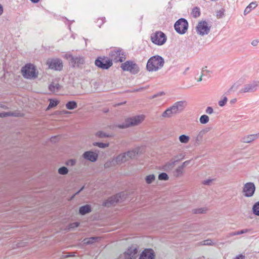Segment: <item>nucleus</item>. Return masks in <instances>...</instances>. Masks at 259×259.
<instances>
[{"label":"nucleus","mask_w":259,"mask_h":259,"mask_svg":"<svg viewBox=\"0 0 259 259\" xmlns=\"http://www.w3.org/2000/svg\"><path fill=\"white\" fill-rule=\"evenodd\" d=\"M164 64V60L161 56L155 55L148 59L146 69L149 72L157 71L163 67Z\"/></svg>","instance_id":"obj_1"},{"label":"nucleus","mask_w":259,"mask_h":259,"mask_svg":"<svg viewBox=\"0 0 259 259\" xmlns=\"http://www.w3.org/2000/svg\"><path fill=\"white\" fill-rule=\"evenodd\" d=\"M126 198V195L124 192H120L108 197L104 202L103 205L110 207L115 205L117 203L124 201Z\"/></svg>","instance_id":"obj_2"},{"label":"nucleus","mask_w":259,"mask_h":259,"mask_svg":"<svg viewBox=\"0 0 259 259\" xmlns=\"http://www.w3.org/2000/svg\"><path fill=\"white\" fill-rule=\"evenodd\" d=\"M21 73L23 76L26 79L35 78L38 75L35 66L31 63L25 64L21 69Z\"/></svg>","instance_id":"obj_3"},{"label":"nucleus","mask_w":259,"mask_h":259,"mask_svg":"<svg viewBox=\"0 0 259 259\" xmlns=\"http://www.w3.org/2000/svg\"><path fill=\"white\" fill-rule=\"evenodd\" d=\"M144 116L143 115H137L131 118H128L125 119L124 122L115 125L119 128H125L130 126L139 124L144 120Z\"/></svg>","instance_id":"obj_4"},{"label":"nucleus","mask_w":259,"mask_h":259,"mask_svg":"<svg viewBox=\"0 0 259 259\" xmlns=\"http://www.w3.org/2000/svg\"><path fill=\"white\" fill-rule=\"evenodd\" d=\"M110 60H112L115 62H122L126 58V55L125 52L122 49L115 48L111 50L109 54Z\"/></svg>","instance_id":"obj_5"},{"label":"nucleus","mask_w":259,"mask_h":259,"mask_svg":"<svg viewBox=\"0 0 259 259\" xmlns=\"http://www.w3.org/2000/svg\"><path fill=\"white\" fill-rule=\"evenodd\" d=\"M189 24L185 18H180L174 24V28L176 31L180 34H185L188 28Z\"/></svg>","instance_id":"obj_6"},{"label":"nucleus","mask_w":259,"mask_h":259,"mask_svg":"<svg viewBox=\"0 0 259 259\" xmlns=\"http://www.w3.org/2000/svg\"><path fill=\"white\" fill-rule=\"evenodd\" d=\"M121 68L123 71H129L132 74H136L140 71L138 65L133 61L128 60L121 64Z\"/></svg>","instance_id":"obj_7"},{"label":"nucleus","mask_w":259,"mask_h":259,"mask_svg":"<svg viewBox=\"0 0 259 259\" xmlns=\"http://www.w3.org/2000/svg\"><path fill=\"white\" fill-rule=\"evenodd\" d=\"M167 37L164 33L160 31H157L151 35V40L155 45L158 46L163 45L165 43Z\"/></svg>","instance_id":"obj_8"},{"label":"nucleus","mask_w":259,"mask_h":259,"mask_svg":"<svg viewBox=\"0 0 259 259\" xmlns=\"http://www.w3.org/2000/svg\"><path fill=\"white\" fill-rule=\"evenodd\" d=\"M95 64L99 68L108 69L113 65L112 60L107 57H98L95 61Z\"/></svg>","instance_id":"obj_9"},{"label":"nucleus","mask_w":259,"mask_h":259,"mask_svg":"<svg viewBox=\"0 0 259 259\" xmlns=\"http://www.w3.org/2000/svg\"><path fill=\"white\" fill-rule=\"evenodd\" d=\"M46 64L49 68L56 71L62 70L63 67L62 60L58 58L49 59Z\"/></svg>","instance_id":"obj_10"},{"label":"nucleus","mask_w":259,"mask_h":259,"mask_svg":"<svg viewBox=\"0 0 259 259\" xmlns=\"http://www.w3.org/2000/svg\"><path fill=\"white\" fill-rule=\"evenodd\" d=\"M210 28L211 26H208L207 22L204 20L199 22L196 29L198 34L203 36L209 33Z\"/></svg>","instance_id":"obj_11"},{"label":"nucleus","mask_w":259,"mask_h":259,"mask_svg":"<svg viewBox=\"0 0 259 259\" xmlns=\"http://www.w3.org/2000/svg\"><path fill=\"white\" fill-rule=\"evenodd\" d=\"M255 186L252 182H247L245 183L243 188L242 193L246 197H252L255 192Z\"/></svg>","instance_id":"obj_12"},{"label":"nucleus","mask_w":259,"mask_h":259,"mask_svg":"<svg viewBox=\"0 0 259 259\" xmlns=\"http://www.w3.org/2000/svg\"><path fill=\"white\" fill-rule=\"evenodd\" d=\"M68 58L70 59V63L73 67L81 68L85 62L83 57L73 56L72 55H69Z\"/></svg>","instance_id":"obj_13"},{"label":"nucleus","mask_w":259,"mask_h":259,"mask_svg":"<svg viewBox=\"0 0 259 259\" xmlns=\"http://www.w3.org/2000/svg\"><path fill=\"white\" fill-rule=\"evenodd\" d=\"M258 85V82L255 80L252 81L251 82L246 84L239 91V93L254 92L257 90Z\"/></svg>","instance_id":"obj_14"},{"label":"nucleus","mask_w":259,"mask_h":259,"mask_svg":"<svg viewBox=\"0 0 259 259\" xmlns=\"http://www.w3.org/2000/svg\"><path fill=\"white\" fill-rule=\"evenodd\" d=\"M156 254L152 248H145L141 252L139 259H155Z\"/></svg>","instance_id":"obj_15"},{"label":"nucleus","mask_w":259,"mask_h":259,"mask_svg":"<svg viewBox=\"0 0 259 259\" xmlns=\"http://www.w3.org/2000/svg\"><path fill=\"white\" fill-rule=\"evenodd\" d=\"M98 154L93 151H85L82 154V157L84 159L93 162L98 160Z\"/></svg>","instance_id":"obj_16"},{"label":"nucleus","mask_w":259,"mask_h":259,"mask_svg":"<svg viewBox=\"0 0 259 259\" xmlns=\"http://www.w3.org/2000/svg\"><path fill=\"white\" fill-rule=\"evenodd\" d=\"M186 105V101H180L176 102L172 106H170L174 114L181 112Z\"/></svg>","instance_id":"obj_17"},{"label":"nucleus","mask_w":259,"mask_h":259,"mask_svg":"<svg viewBox=\"0 0 259 259\" xmlns=\"http://www.w3.org/2000/svg\"><path fill=\"white\" fill-rule=\"evenodd\" d=\"M191 161V160H186L179 166L174 172V175L176 178L180 177L183 174V169L188 165Z\"/></svg>","instance_id":"obj_18"},{"label":"nucleus","mask_w":259,"mask_h":259,"mask_svg":"<svg viewBox=\"0 0 259 259\" xmlns=\"http://www.w3.org/2000/svg\"><path fill=\"white\" fill-rule=\"evenodd\" d=\"M138 253V249L137 248H133L129 247L127 250L124 252V256L125 259H135L136 255Z\"/></svg>","instance_id":"obj_19"},{"label":"nucleus","mask_w":259,"mask_h":259,"mask_svg":"<svg viewBox=\"0 0 259 259\" xmlns=\"http://www.w3.org/2000/svg\"><path fill=\"white\" fill-rule=\"evenodd\" d=\"M92 211V207L90 204H85L79 207L78 213L79 214L84 215Z\"/></svg>","instance_id":"obj_20"},{"label":"nucleus","mask_w":259,"mask_h":259,"mask_svg":"<svg viewBox=\"0 0 259 259\" xmlns=\"http://www.w3.org/2000/svg\"><path fill=\"white\" fill-rule=\"evenodd\" d=\"M100 239L101 238L99 237L94 236L84 239L83 242L84 244L91 245L98 242Z\"/></svg>","instance_id":"obj_21"},{"label":"nucleus","mask_w":259,"mask_h":259,"mask_svg":"<svg viewBox=\"0 0 259 259\" xmlns=\"http://www.w3.org/2000/svg\"><path fill=\"white\" fill-rule=\"evenodd\" d=\"M209 131V128H204L200 131L196 137L195 143L199 144L202 141L203 136Z\"/></svg>","instance_id":"obj_22"},{"label":"nucleus","mask_w":259,"mask_h":259,"mask_svg":"<svg viewBox=\"0 0 259 259\" xmlns=\"http://www.w3.org/2000/svg\"><path fill=\"white\" fill-rule=\"evenodd\" d=\"M61 88L62 86L58 83H55L54 82H52L49 86V90L53 93H58Z\"/></svg>","instance_id":"obj_23"},{"label":"nucleus","mask_w":259,"mask_h":259,"mask_svg":"<svg viewBox=\"0 0 259 259\" xmlns=\"http://www.w3.org/2000/svg\"><path fill=\"white\" fill-rule=\"evenodd\" d=\"M177 163L174 161L173 159H171L169 161L165 163V164L163 166V169L165 171H168L174 167L175 164Z\"/></svg>","instance_id":"obj_24"},{"label":"nucleus","mask_w":259,"mask_h":259,"mask_svg":"<svg viewBox=\"0 0 259 259\" xmlns=\"http://www.w3.org/2000/svg\"><path fill=\"white\" fill-rule=\"evenodd\" d=\"M96 137L98 138L102 139L105 138H112L113 137L114 135L112 134L106 133L103 131H98L96 134Z\"/></svg>","instance_id":"obj_25"},{"label":"nucleus","mask_w":259,"mask_h":259,"mask_svg":"<svg viewBox=\"0 0 259 259\" xmlns=\"http://www.w3.org/2000/svg\"><path fill=\"white\" fill-rule=\"evenodd\" d=\"M257 134L249 135L244 137L242 141L244 143H249L257 138Z\"/></svg>","instance_id":"obj_26"},{"label":"nucleus","mask_w":259,"mask_h":259,"mask_svg":"<svg viewBox=\"0 0 259 259\" xmlns=\"http://www.w3.org/2000/svg\"><path fill=\"white\" fill-rule=\"evenodd\" d=\"M128 159L126 158L124 153H121L117 155L115 158V161L117 164H120L122 162L126 161Z\"/></svg>","instance_id":"obj_27"},{"label":"nucleus","mask_w":259,"mask_h":259,"mask_svg":"<svg viewBox=\"0 0 259 259\" xmlns=\"http://www.w3.org/2000/svg\"><path fill=\"white\" fill-rule=\"evenodd\" d=\"M9 116H13V117H19V113L15 112H3L2 113H0V117L1 118H4V117H7Z\"/></svg>","instance_id":"obj_28"},{"label":"nucleus","mask_w":259,"mask_h":259,"mask_svg":"<svg viewBox=\"0 0 259 259\" xmlns=\"http://www.w3.org/2000/svg\"><path fill=\"white\" fill-rule=\"evenodd\" d=\"M257 6V5L255 2H251L244 10V14L245 15L248 14L251 11L252 9H253L255 8H256Z\"/></svg>","instance_id":"obj_29"},{"label":"nucleus","mask_w":259,"mask_h":259,"mask_svg":"<svg viewBox=\"0 0 259 259\" xmlns=\"http://www.w3.org/2000/svg\"><path fill=\"white\" fill-rule=\"evenodd\" d=\"M77 107V103L75 101H69L66 104V107L68 110H73Z\"/></svg>","instance_id":"obj_30"},{"label":"nucleus","mask_w":259,"mask_h":259,"mask_svg":"<svg viewBox=\"0 0 259 259\" xmlns=\"http://www.w3.org/2000/svg\"><path fill=\"white\" fill-rule=\"evenodd\" d=\"M49 102L50 103L48 106L47 108V110H48L52 108L56 107L59 103V101L58 100L54 99H50Z\"/></svg>","instance_id":"obj_31"},{"label":"nucleus","mask_w":259,"mask_h":259,"mask_svg":"<svg viewBox=\"0 0 259 259\" xmlns=\"http://www.w3.org/2000/svg\"><path fill=\"white\" fill-rule=\"evenodd\" d=\"M185 157V153H179V154L174 155V157L172 158V159H173L174 160V161L176 162V163H177L179 162L182 160L183 159H184Z\"/></svg>","instance_id":"obj_32"},{"label":"nucleus","mask_w":259,"mask_h":259,"mask_svg":"<svg viewBox=\"0 0 259 259\" xmlns=\"http://www.w3.org/2000/svg\"><path fill=\"white\" fill-rule=\"evenodd\" d=\"M94 146H97L100 148L104 149L108 147L109 146V143H103L100 142H95L93 143Z\"/></svg>","instance_id":"obj_33"},{"label":"nucleus","mask_w":259,"mask_h":259,"mask_svg":"<svg viewBox=\"0 0 259 259\" xmlns=\"http://www.w3.org/2000/svg\"><path fill=\"white\" fill-rule=\"evenodd\" d=\"M191 15L194 18H197L200 15V10L198 7H195L192 11Z\"/></svg>","instance_id":"obj_34"},{"label":"nucleus","mask_w":259,"mask_h":259,"mask_svg":"<svg viewBox=\"0 0 259 259\" xmlns=\"http://www.w3.org/2000/svg\"><path fill=\"white\" fill-rule=\"evenodd\" d=\"M174 114L173 111L171 109V107L168 108L165 111H164L162 114L163 117H170L172 114Z\"/></svg>","instance_id":"obj_35"},{"label":"nucleus","mask_w":259,"mask_h":259,"mask_svg":"<svg viewBox=\"0 0 259 259\" xmlns=\"http://www.w3.org/2000/svg\"><path fill=\"white\" fill-rule=\"evenodd\" d=\"M207 209L206 207H201L198 208L193 209L192 212L194 214H202L206 212Z\"/></svg>","instance_id":"obj_36"},{"label":"nucleus","mask_w":259,"mask_h":259,"mask_svg":"<svg viewBox=\"0 0 259 259\" xmlns=\"http://www.w3.org/2000/svg\"><path fill=\"white\" fill-rule=\"evenodd\" d=\"M252 212L257 216H259V201L255 202L252 206Z\"/></svg>","instance_id":"obj_37"},{"label":"nucleus","mask_w":259,"mask_h":259,"mask_svg":"<svg viewBox=\"0 0 259 259\" xmlns=\"http://www.w3.org/2000/svg\"><path fill=\"white\" fill-rule=\"evenodd\" d=\"M179 139L182 143L186 144L189 141L190 137L185 135H182L180 136Z\"/></svg>","instance_id":"obj_38"},{"label":"nucleus","mask_w":259,"mask_h":259,"mask_svg":"<svg viewBox=\"0 0 259 259\" xmlns=\"http://www.w3.org/2000/svg\"><path fill=\"white\" fill-rule=\"evenodd\" d=\"M155 179V176L153 174L149 175L145 177V181L148 184H151Z\"/></svg>","instance_id":"obj_39"},{"label":"nucleus","mask_w":259,"mask_h":259,"mask_svg":"<svg viewBox=\"0 0 259 259\" xmlns=\"http://www.w3.org/2000/svg\"><path fill=\"white\" fill-rule=\"evenodd\" d=\"M249 231H250L249 229H243V230H239L238 231H235V232H232L230 234V235L231 236L238 235H241V234L248 233Z\"/></svg>","instance_id":"obj_40"},{"label":"nucleus","mask_w":259,"mask_h":259,"mask_svg":"<svg viewBox=\"0 0 259 259\" xmlns=\"http://www.w3.org/2000/svg\"><path fill=\"white\" fill-rule=\"evenodd\" d=\"M209 117L207 115L203 114L200 116L199 121L201 124H204L209 121Z\"/></svg>","instance_id":"obj_41"},{"label":"nucleus","mask_w":259,"mask_h":259,"mask_svg":"<svg viewBox=\"0 0 259 259\" xmlns=\"http://www.w3.org/2000/svg\"><path fill=\"white\" fill-rule=\"evenodd\" d=\"M158 178L160 181H167L169 177L166 173L162 172L158 175Z\"/></svg>","instance_id":"obj_42"},{"label":"nucleus","mask_w":259,"mask_h":259,"mask_svg":"<svg viewBox=\"0 0 259 259\" xmlns=\"http://www.w3.org/2000/svg\"><path fill=\"white\" fill-rule=\"evenodd\" d=\"M68 169L65 166H62L58 170V173L61 175H67L68 173Z\"/></svg>","instance_id":"obj_43"},{"label":"nucleus","mask_w":259,"mask_h":259,"mask_svg":"<svg viewBox=\"0 0 259 259\" xmlns=\"http://www.w3.org/2000/svg\"><path fill=\"white\" fill-rule=\"evenodd\" d=\"M106 22L105 17L98 18L96 22L97 25L100 28L101 26Z\"/></svg>","instance_id":"obj_44"},{"label":"nucleus","mask_w":259,"mask_h":259,"mask_svg":"<svg viewBox=\"0 0 259 259\" xmlns=\"http://www.w3.org/2000/svg\"><path fill=\"white\" fill-rule=\"evenodd\" d=\"M124 153L125 154L126 157H128L129 158L131 159L134 157L136 155V152L134 151H127V152H125Z\"/></svg>","instance_id":"obj_45"},{"label":"nucleus","mask_w":259,"mask_h":259,"mask_svg":"<svg viewBox=\"0 0 259 259\" xmlns=\"http://www.w3.org/2000/svg\"><path fill=\"white\" fill-rule=\"evenodd\" d=\"M76 162V160L74 159H71L68 160H67L65 164L68 166H73L75 165Z\"/></svg>","instance_id":"obj_46"},{"label":"nucleus","mask_w":259,"mask_h":259,"mask_svg":"<svg viewBox=\"0 0 259 259\" xmlns=\"http://www.w3.org/2000/svg\"><path fill=\"white\" fill-rule=\"evenodd\" d=\"M227 101H228V98H227L226 97H224L223 98V100H220V101L219 102V103H218L219 105L220 106H221V107H223V106H224L226 105V103H227Z\"/></svg>","instance_id":"obj_47"},{"label":"nucleus","mask_w":259,"mask_h":259,"mask_svg":"<svg viewBox=\"0 0 259 259\" xmlns=\"http://www.w3.org/2000/svg\"><path fill=\"white\" fill-rule=\"evenodd\" d=\"M80 225V223L78 222H75L73 223H71L69 224V227L70 229H74L79 227Z\"/></svg>","instance_id":"obj_48"},{"label":"nucleus","mask_w":259,"mask_h":259,"mask_svg":"<svg viewBox=\"0 0 259 259\" xmlns=\"http://www.w3.org/2000/svg\"><path fill=\"white\" fill-rule=\"evenodd\" d=\"M239 85V84H237L236 83H234L232 87L228 91V92L227 93H226V94H228L229 93H230V92L233 90V91H236L238 86Z\"/></svg>","instance_id":"obj_49"},{"label":"nucleus","mask_w":259,"mask_h":259,"mask_svg":"<svg viewBox=\"0 0 259 259\" xmlns=\"http://www.w3.org/2000/svg\"><path fill=\"white\" fill-rule=\"evenodd\" d=\"M225 10L222 9L221 10L217 12V16L219 18H222L224 16Z\"/></svg>","instance_id":"obj_50"},{"label":"nucleus","mask_w":259,"mask_h":259,"mask_svg":"<svg viewBox=\"0 0 259 259\" xmlns=\"http://www.w3.org/2000/svg\"><path fill=\"white\" fill-rule=\"evenodd\" d=\"M205 112L208 114H211L213 112V109L211 107L208 106L207 107Z\"/></svg>","instance_id":"obj_51"},{"label":"nucleus","mask_w":259,"mask_h":259,"mask_svg":"<svg viewBox=\"0 0 259 259\" xmlns=\"http://www.w3.org/2000/svg\"><path fill=\"white\" fill-rule=\"evenodd\" d=\"M203 245H210L212 244V242L210 239H207L203 241Z\"/></svg>","instance_id":"obj_52"},{"label":"nucleus","mask_w":259,"mask_h":259,"mask_svg":"<svg viewBox=\"0 0 259 259\" xmlns=\"http://www.w3.org/2000/svg\"><path fill=\"white\" fill-rule=\"evenodd\" d=\"M164 94H165V93L163 92H159V93H158L157 94H155L154 95H153L152 97V99L155 98H157L158 97L164 95Z\"/></svg>","instance_id":"obj_53"},{"label":"nucleus","mask_w":259,"mask_h":259,"mask_svg":"<svg viewBox=\"0 0 259 259\" xmlns=\"http://www.w3.org/2000/svg\"><path fill=\"white\" fill-rule=\"evenodd\" d=\"M212 180H211V179H207L206 180H204L202 182V184L203 185H209L210 184V183L212 182Z\"/></svg>","instance_id":"obj_54"},{"label":"nucleus","mask_w":259,"mask_h":259,"mask_svg":"<svg viewBox=\"0 0 259 259\" xmlns=\"http://www.w3.org/2000/svg\"><path fill=\"white\" fill-rule=\"evenodd\" d=\"M245 256L242 254H240L236 256L233 259H244Z\"/></svg>","instance_id":"obj_55"},{"label":"nucleus","mask_w":259,"mask_h":259,"mask_svg":"<svg viewBox=\"0 0 259 259\" xmlns=\"http://www.w3.org/2000/svg\"><path fill=\"white\" fill-rule=\"evenodd\" d=\"M259 41L257 39L253 40L251 41V45L253 46H256L258 43Z\"/></svg>","instance_id":"obj_56"},{"label":"nucleus","mask_w":259,"mask_h":259,"mask_svg":"<svg viewBox=\"0 0 259 259\" xmlns=\"http://www.w3.org/2000/svg\"><path fill=\"white\" fill-rule=\"evenodd\" d=\"M206 68H207V66H205L204 67H203L202 69L201 73H204V72H211L210 71L206 70L205 69Z\"/></svg>","instance_id":"obj_57"},{"label":"nucleus","mask_w":259,"mask_h":259,"mask_svg":"<svg viewBox=\"0 0 259 259\" xmlns=\"http://www.w3.org/2000/svg\"><path fill=\"white\" fill-rule=\"evenodd\" d=\"M0 108H2L3 109H8V107L7 106L4 105V104H0Z\"/></svg>","instance_id":"obj_58"},{"label":"nucleus","mask_w":259,"mask_h":259,"mask_svg":"<svg viewBox=\"0 0 259 259\" xmlns=\"http://www.w3.org/2000/svg\"><path fill=\"white\" fill-rule=\"evenodd\" d=\"M237 101V99L236 98L233 99L230 101V103L231 104H233L235 103Z\"/></svg>","instance_id":"obj_59"},{"label":"nucleus","mask_w":259,"mask_h":259,"mask_svg":"<svg viewBox=\"0 0 259 259\" xmlns=\"http://www.w3.org/2000/svg\"><path fill=\"white\" fill-rule=\"evenodd\" d=\"M84 187L82 186L75 194V195H78L80 192H81L84 189Z\"/></svg>","instance_id":"obj_60"},{"label":"nucleus","mask_w":259,"mask_h":259,"mask_svg":"<svg viewBox=\"0 0 259 259\" xmlns=\"http://www.w3.org/2000/svg\"><path fill=\"white\" fill-rule=\"evenodd\" d=\"M84 187L82 186L75 194V195H78L80 192H81L84 189Z\"/></svg>","instance_id":"obj_61"},{"label":"nucleus","mask_w":259,"mask_h":259,"mask_svg":"<svg viewBox=\"0 0 259 259\" xmlns=\"http://www.w3.org/2000/svg\"><path fill=\"white\" fill-rule=\"evenodd\" d=\"M4 11L3 7L1 4H0V16L3 14Z\"/></svg>","instance_id":"obj_62"},{"label":"nucleus","mask_w":259,"mask_h":259,"mask_svg":"<svg viewBox=\"0 0 259 259\" xmlns=\"http://www.w3.org/2000/svg\"><path fill=\"white\" fill-rule=\"evenodd\" d=\"M204 75V73H201L200 78L198 79V81H201L202 80V76Z\"/></svg>","instance_id":"obj_63"},{"label":"nucleus","mask_w":259,"mask_h":259,"mask_svg":"<svg viewBox=\"0 0 259 259\" xmlns=\"http://www.w3.org/2000/svg\"><path fill=\"white\" fill-rule=\"evenodd\" d=\"M32 3L36 4L39 2L40 0H30Z\"/></svg>","instance_id":"obj_64"}]
</instances>
